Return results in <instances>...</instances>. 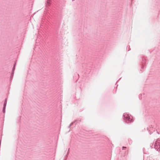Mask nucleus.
Wrapping results in <instances>:
<instances>
[{
	"mask_svg": "<svg viewBox=\"0 0 160 160\" xmlns=\"http://www.w3.org/2000/svg\"><path fill=\"white\" fill-rule=\"evenodd\" d=\"M126 148V147H122V149H125V148Z\"/></svg>",
	"mask_w": 160,
	"mask_h": 160,
	"instance_id": "obj_3",
	"label": "nucleus"
},
{
	"mask_svg": "<svg viewBox=\"0 0 160 160\" xmlns=\"http://www.w3.org/2000/svg\"><path fill=\"white\" fill-rule=\"evenodd\" d=\"M155 144L156 146H157V148H160V140H158Z\"/></svg>",
	"mask_w": 160,
	"mask_h": 160,
	"instance_id": "obj_1",
	"label": "nucleus"
},
{
	"mask_svg": "<svg viewBox=\"0 0 160 160\" xmlns=\"http://www.w3.org/2000/svg\"><path fill=\"white\" fill-rule=\"evenodd\" d=\"M125 118L127 119L128 121L130 122H131L132 121V118H130V117L128 116H125Z\"/></svg>",
	"mask_w": 160,
	"mask_h": 160,
	"instance_id": "obj_2",
	"label": "nucleus"
}]
</instances>
